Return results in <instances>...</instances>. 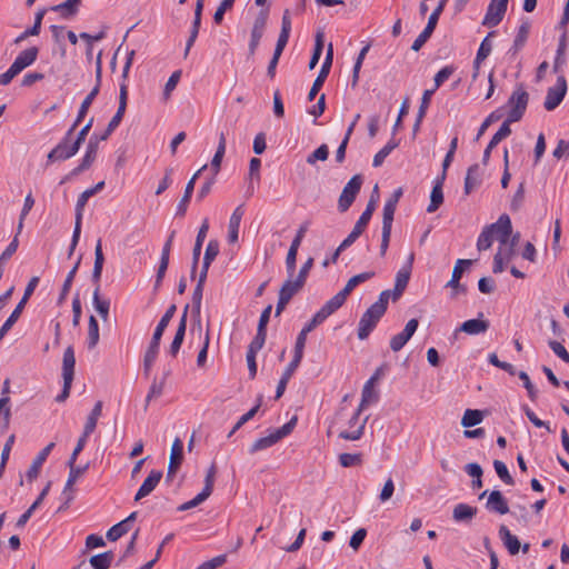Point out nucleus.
<instances>
[{"mask_svg":"<svg viewBox=\"0 0 569 569\" xmlns=\"http://www.w3.org/2000/svg\"><path fill=\"white\" fill-rule=\"evenodd\" d=\"M176 310H177L176 305H171L167 309V311L164 312L162 318L160 319L159 323L157 325L156 330L152 336V339H151V342H150V345L146 351V355H144L143 363H144L146 370H148L154 362L158 351H159L161 337H162L166 328L168 327L169 322L171 321L172 317L174 316Z\"/></svg>","mask_w":569,"mask_h":569,"instance_id":"obj_1","label":"nucleus"},{"mask_svg":"<svg viewBox=\"0 0 569 569\" xmlns=\"http://www.w3.org/2000/svg\"><path fill=\"white\" fill-rule=\"evenodd\" d=\"M375 209H376V200L373 198H371L369 200V202L367 203V207H366L365 211L362 212V214L360 216V218L356 222L352 231L348 234V237L340 243V246L333 252V254H332V262H337L340 253L345 249L350 247L360 237V234L363 232V230L366 229L367 224L369 223Z\"/></svg>","mask_w":569,"mask_h":569,"instance_id":"obj_2","label":"nucleus"},{"mask_svg":"<svg viewBox=\"0 0 569 569\" xmlns=\"http://www.w3.org/2000/svg\"><path fill=\"white\" fill-rule=\"evenodd\" d=\"M497 227H501L500 229H502L503 236L512 233V224L509 216L506 213L501 214L496 222L482 229L477 240V249L479 251L488 250L492 246L495 239L493 229Z\"/></svg>","mask_w":569,"mask_h":569,"instance_id":"obj_3","label":"nucleus"},{"mask_svg":"<svg viewBox=\"0 0 569 569\" xmlns=\"http://www.w3.org/2000/svg\"><path fill=\"white\" fill-rule=\"evenodd\" d=\"M297 425V417H292L287 423L282 427L273 430L266 437H261L257 439L252 446L250 447V453H256L258 451L268 449L276 445L278 441L289 436Z\"/></svg>","mask_w":569,"mask_h":569,"instance_id":"obj_4","label":"nucleus"},{"mask_svg":"<svg viewBox=\"0 0 569 569\" xmlns=\"http://www.w3.org/2000/svg\"><path fill=\"white\" fill-rule=\"evenodd\" d=\"M529 102V94L522 86H518L508 99L510 108L508 117L510 121H519L526 112Z\"/></svg>","mask_w":569,"mask_h":569,"instance_id":"obj_5","label":"nucleus"},{"mask_svg":"<svg viewBox=\"0 0 569 569\" xmlns=\"http://www.w3.org/2000/svg\"><path fill=\"white\" fill-rule=\"evenodd\" d=\"M361 184V176L356 174L343 187L338 200V209L341 212H346L351 207L352 202L355 201L357 194L360 191Z\"/></svg>","mask_w":569,"mask_h":569,"instance_id":"obj_6","label":"nucleus"},{"mask_svg":"<svg viewBox=\"0 0 569 569\" xmlns=\"http://www.w3.org/2000/svg\"><path fill=\"white\" fill-rule=\"evenodd\" d=\"M309 226H310V222L305 221L300 224V227L298 228V230L296 232V236L289 247V250H288V253L286 257L287 273L291 274L292 272L296 271V261H297L298 250H299V247L309 229Z\"/></svg>","mask_w":569,"mask_h":569,"instance_id":"obj_7","label":"nucleus"},{"mask_svg":"<svg viewBox=\"0 0 569 569\" xmlns=\"http://www.w3.org/2000/svg\"><path fill=\"white\" fill-rule=\"evenodd\" d=\"M383 315L377 308L370 306L359 321L358 338L360 340L367 339Z\"/></svg>","mask_w":569,"mask_h":569,"instance_id":"obj_8","label":"nucleus"},{"mask_svg":"<svg viewBox=\"0 0 569 569\" xmlns=\"http://www.w3.org/2000/svg\"><path fill=\"white\" fill-rule=\"evenodd\" d=\"M415 254L410 253L408 257V260L405 266H402L397 274H396V281H395V288L392 290V301L396 302L400 299L402 293L405 292L408 282L410 280L412 263H413Z\"/></svg>","mask_w":569,"mask_h":569,"instance_id":"obj_9","label":"nucleus"},{"mask_svg":"<svg viewBox=\"0 0 569 569\" xmlns=\"http://www.w3.org/2000/svg\"><path fill=\"white\" fill-rule=\"evenodd\" d=\"M567 91V82L563 76L558 77L555 87H551L547 91V96L543 102V107L551 111L556 109L565 98Z\"/></svg>","mask_w":569,"mask_h":569,"instance_id":"obj_10","label":"nucleus"},{"mask_svg":"<svg viewBox=\"0 0 569 569\" xmlns=\"http://www.w3.org/2000/svg\"><path fill=\"white\" fill-rule=\"evenodd\" d=\"M507 6L508 0H491L482 24L487 27H496L499 24L507 11Z\"/></svg>","mask_w":569,"mask_h":569,"instance_id":"obj_11","label":"nucleus"},{"mask_svg":"<svg viewBox=\"0 0 569 569\" xmlns=\"http://www.w3.org/2000/svg\"><path fill=\"white\" fill-rule=\"evenodd\" d=\"M332 59H333V50H332V44L330 43L329 44V48H328V51H327V54H326V58H325V61L321 66V69L316 78V80L313 81L312 83V87L308 93V99L311 101L316 98V96L318 94L319 90L321 89V87L323 86L325 83V80L326 78L328 77L329 72H330V68H331V64H332Z\"/></svg>","mask_w":569,"mask_h":569,"instance_id":"obj_12","label":"nucleus"},{"mask_svg":"<svg viewBox=\"0 0 569 569\" xmlns=\"http://www.w3.org/2000/svg\"><path fill=\"white\" fill-rule=\"evenodd\" d=\"M418 320L417 319H411L407 322L405 329L393 336L390 340V348L392 351L397 352V351H400L403 346L410 340V338L413 336V333L416 332L417 328H418Z\"/></svg>","mask_w":569,"mask_h":569,"instance_id":"obj_13","label":"nucleus"},{"mask_svg":"<svg viewBox=\"0 0 569 569\" xmlns=\"http://www.w3.org/2000/svg\"><path fill=\"white\" fill-rule=\"evenodd\" d=\"M70 137L68 133L62 139L61 142H59L48 154V160L56 161V160H66L71 157H73L78 151H74L73 142L70 143Z\"/></svg>","mask_w":569,"mask_h":569,"instance_id":"obj_14","label":"nucleus"},{"mask_svg":"<svg viewBox=\"0 0 569 569\" xmlns=\"http://www.w3.org/2000/svg\"><path fill=\"white\" fill-rule=\"evenodd\" d=\"M183 442L181 439L176 438L173 440V443L171 446V453L169 459V466H168V472H167V479H171L177 470L179 469L182 459H183Z\"/></svg>","mask_w":569,"mask_h":569,"instance_id":"obj_15","label":"nucleus"},{"mask_svg":"<svg viewBox=\"0 0 569 569\" xmlns=\"http://www.w3.org/2000/svg\"><path fill=\"white\" fill-rule=\"evenodd\" d=\"M486 508L488 511L498 515H506L509 512L508 501L499 490H493L488 495Z\"/></svg>","mask_w":569,"mask_h":569,"instance_id":"obj_16","label":"nucleus"},{"mask_svg":"<svg viewBox=\"0 0 569 569\" xmlns=\"http://www.w3.org/2000/svg\"><path fill=\"white\" fill-rule=\"evenodd\" d=\"M97 151H98V138L93 134L89 139L87 150H86L84 157L81 160V163L72 170L71 174L77 176V174L81 173L82 171L89 169L96 159Z\"/></svg>","mask_w":569,"mask_h":569,"instance_id":"obj_17","label":"nucleus"},{"mask_svg":"<svg viewBox=\"0 0 569 569\" xmlns=\"http://www.w3.org/2000/svg\"><path fill=\"white\" fill-rule=\"evenodd\" d=\"M161 478L162 472L160 470H152L138 489L134 496V500L139 501L142 498L149 496L159 485Z\"/></svg>","mask_w":569,"mask_h":569,"instance_id":"obj_18","label":"nucleus"},{"mask_svg":"<svg viewBox=\"0 0 569 569\" xmlns=\"http://www.w3.org/2000/svg\"><path fill=\"white\" fill-rule=\"evenodd\" d=\"M137 519V512H131L126 519L116 523L107 531V538L110 541H116L127 532L130 531L132 523Z\"/></svg>","mask_w":569,"mask_h":569,"instance_id":"obj_19","label":"nucleus"},{"mask_svg":"<svg viewBox=\"0 0 569 569\" xmlns=\"http://www.w3.org/2000/svg\"><path fill=\"white\" fill-rule=\"evenodd\" d=\"M74 353L71 347L67 348L63 353V389L62 391H69L73 379L74 369Z\"/></svg>","mask_w":569,"mask_h":569,"instance_id":"obj_20","label":"nucleus"},{"mask_svg":"<svg viewBox=\"0 0 569 569\" xmlns=\"http://www.w3.org/2000/svg\"><path fill=\"white\" fill-rule=\"evenodd\" d=\"M127 101H128V87L123 82L120 86L118 110H117L116 114L112 117V119L110 120V122L108 123L109 132H113L120 124V122L123 118V114L126 112V109H127Z\"/></svg>","mask_w":569,"mask_h":569,"instance_id":"obj_21","label":"nucleus"},{"mask_svg":"<svg viewBox=\"0 0 569 569\" xmlns=\"http://www.w3.org/2000/svg\"><path fill=\"white\" fill-rule=\"evenodd\" d=\"M39 283V277H32L26 289H24V293H23V297L21 298V300L19 301V303L16 306L14 310L11 312V315L9 316V319L12 320L13 322H17L18 319L20 318L29 298L32 296L33 291L36 290L37 286Z\"/></svg>","mask_w":569,"mask_h":569,"instance_id":"obj_22","label":"nucleus"},{"mask_svg":"<svg viewBox=\"0 0 569 569\" xmlns=\"http://www.w3.org/2000/svg\"><path fill=\"white\" fill-rule=\"evenodd\" d=\"M38 53L39 50L37 47H30L18 54L11 67L20 73L37 60Z\"/></svg>","mask_w":569,"mask_h":569,"instance_id":"obj_23","label":"nucleus"},{"mask_svg":"<svg viewBox=\"0 0 569 569\" xmlns=\"http://www.w3.org/2000/svg\"><path fill=\"white\" fill-rule=\"evenodd\" d=\"M53 447H54V443L50 442L33 459V461H32V463H31V466L28 469L27 475H26L27 479L29 481H33L39 476L40 469H41L42 465L44 463V461L47 460V458L50 455V452L53 449Z\"/></svg>","mask_w":569,"mask_h":569,"instance_id":"obj_24","label":"nucleus"},{"mask_svg":"<svg viewBox=\"0 0 569 569\" xmlns=\"http://www.w3.org/2000/svg\"><path fill=\"white\" fill-rule=\"evenodd\" d=\"M208 230H209V222H208V219H204L199 231H198V234L196 238V243H194V247L192 250V267H191V276L192 277L196 272V269H197V266L199 262V258L201 254L202 243L207 237Z\"/></svg>","mask_w":569,"mask_h":569,"instance_id":"obj_25","label":"nucleus"},{"mask_svg":"<svg viewBox=\"0 0 569 569\" xmlns=\"http://www.w3.org/2000/svg\"><path fill=\"white\" fill-rule=\"evenodd\" d=\"M244 214L243 206H238L234 211L232 212L229 224H228V242L229 243H236L239 238V228L241 219Z\"/></svg>","mask_w":569,"mask_h":569,"instance_id":"obj_26","label":"nucleus"},{"mask_svg":"<svg viewBox=\"0 0 569 569\" xmlns=\"http://www.w3.org/2000/svg\"><path fill=\"white\" fill-rule=\"evenodd\" d=\"M207 169V164L202 166L192 177L191 179L188 181L187 186H186V189H184V193L181 198V200L179 201L178 203V207H177V214L179 216H184L186 211H187V207H188V203L191 199V196H192V192H193V189H194V184H196V181L199 177V174Z\"/></svg>","mask_w":569,"mask_h":569,"instance_id":"obj_27","label":"nucleus"},{"mask_svg":"<svg viewBox=\"0 0 569 569\" xmlns=\"http://www.w3.org/2000/svg\"><path fill=\"white\" fill-rule=\"evenodd\" d=\"M481 172L478 163L470 166L465 178V194H470L481 184Z\"/></svg>","mask_w":569,"mask_h":569,"instance_id":"obj_28","label":"nucleus"},{"mask_svg":"<svg viewBox=\"0 0 569 569\" xmlns=\"http://www.w3.org/2000/svg\"><path fill=\"white\" fill-rule=\"evenodd\" d=\"M488 328H489V321L483 320L481 318H477V319H469V320L465 321L456 330V332L462 331L467 335L476 336V335L486 332L488 330Z\"/></svg>","mask_w":569,"mask_h":569,"instance_id":"obj_29","label":"nucleus"},{"mask_svg":"<svg viewBox=\"0 0 569 569\" xmlns=\"http://www.w3.org/2000/svg\"><path fill=\"white\" fill-rule=\"evenodd\" d=\"M499 538L502 541L503 546L507 548L510 555L515 556L520 550V542L518 538L511 533L507 526L501 525L499 527Z\"/></svg>","mask_w":569,"mask_h":569,"instance_id":"obj_30","label":"nucleus"},{"mask_svg":"<svg viewBox=\"0 0 569 569\" xmlns=\"http://www.w3.org/2000/svg\"><path fill=\"white\" fill-rule=\"evenodd\" d=\"M305 283L306 282L302 281L300 278H295V272H292L291 274L288 273V279L280 288L279 293L291 300L292 297L303 288Z\"/></svg>","mask_w":569,"mask_h":569,"instance_id":"obj_31","label":"nucleus"},{"mask_svg":"<svg viewBox=\"0 0 569 569\" xmlns=\"http://www.w3.org/2000/svg\"><path fill=\"white\" fill-rule=\"evenodd\" d=\"M202 10H203V2H202V0H198L196 3V8H194V19H193L192 28L190 31V37L186 44L184 56H187L189 53V50L191 49V47L193 46V43L198 37L200 24H201Z\"/></svg>","mask_w":569,"mask_h":569,"instance_id":"obj_32","label":"nucleus"},{"mask_svg":"<svg viewBox=\"0 0 569 569\" xmlns=\"http://www.w3.org/2000/svg\"><path fill=\"white\" fill-rule=\"evenodd\" d=\"M98 93H99V88H98V86H94L93 89L89 92V94L83 99V101L80 106L77 119H76L74 123L72 124V127L68 130V136H72L74 129L83 120L91 103L93 102V100L98 96Z\"/></svg>","mask_w":569,"mask_h":569,"instance_id":"obj_33","label":"nucleus"},{"mask_svg":"<svg viewBox=\"0 0 569 569\" xmlns=\"http://www.w3.org/2000/svg\"><path fill=\"white\" fill-rule=\"evenodd\" d=\"M50 489V483H48L42 491L40 492L39 497L36 499V501L20 516V518L17 521V527L22 528L27 525L33 512L39 508V506L42 503L43 499L48 495Z\"/></svg>","mask_w":569,"mask_h":569,"instance_id":"obj_34","label":"nucleus"},{"mask_svg":"<svg viewBox=\"0 0 569 569\" xmlns=\"http://www.w3.org/2000/svg\"><path fill=\"white\" fill-rule=\"evenodd\" d=\"M477 515V508L467 503H458L452 511V518L457 522H468Z\"/></svg>","mask_w":569,"mask_h":569,"instance_id":"obj_35","label":"nucleus"},{"mask_svg":"<svg viewBox=\"0 0 569 569\" xmlns=\"http://www.w3.org/2000/svg\"><path fill=\"white\" fill-rule=\"evenodd\" d=\"M443 181L442 179L438 178L435 182V186L431 190V194H430V203L427 208V211L429 213H432L435 211L438 210V208L442 204L443 202V192H442V184H443Z\"/></svg>","mask_w":569,"mask_h":569,"instance_id":"obj_36","label":"nucleus"},{"mask_svg":"<svg viewBox=\"0 0 569 569\" xmlns=\"http://www.w3.org/2000/svg\"><path fill=\"white\" fill-rule=\"evenodd\" d=\"M103 263H104V257H103V252H102V243H101V239H99L97 241V244L94 248V264H93V270H92V281L96 284H99L102 269H103Z\"/></svg>","mask_w":569,"mask_h":569,"instance_id":"obj_37","label":"nucleus"},{"mask_svg":"<svg viewBox=\"0 0 569 569\" xmlns=\"http://www.w3.org/2000/svg\"><path fill=\"white\" fill-rule=\"evenodd\" d=\"M102 415V401H97L83 427V435L90 436L97 427V421Z\"/></svg>","mask_w":569,"mask_h":569,"instance_id":"obj_38","label":"nucleus"},{"mask_svg":"<svg viewBox=\"0 0 569 569\" xmlns=\"http://www.w3.org/2000/svg\"><path fill=\"white\" fill-rule=\"evenodd\" d=\"M99 291H100V286L97 284V287L93 291L92 302H93V307L97 310V312L106 321V320H108V317H109L110 301L108 299H101Z\"/></svg>","mask_w":569,"mask_h":569,"instance_id":"obj_39","label":"nucleus"},{"mask_svg":"<svg viewBox=\"0 0 569 569\" xmlns=\"http://www.w3.org/2000/svg\"><path fill=\"white\" fill-rule=\"evenodd\" d=\"M472 263L471 260L468 259H459L453 267L451 279L448 281L447 287L458 289L460 287L459 280L463 273V267H469Z\"/></svg>","mask_w":569,"mask_h":569,"instance_id":"obj_40","label":"nucleus"},{"mask_svg":"<svg viewBox=\"0 0 569 569\" xmlns=\"http://www.w3.org/2000/svg\"><path fill=\"white\" fill-rule=\"evenodd\" d=\"M347 295L340 290L337 295H335L330 300H328L322 307L321 310L329 317L335 311H337L347 300Z\"/></svg>","mask_w":569,"mask_h":569,"instance_id":"obj_41","label":"nucleus"},{"mask_svg":"<svg viewBox=\"0 0 569 569\" xmlns=\"http://www.w3.org/2000/svg\"><path fill=\"white\" fill-rule=\"evenodd\" d=\"M347 295L340 290L337 295H335L330 300H328L322 307L321 310L329 317L335 311H337L347 300Z\"/></svg>","mask_w":569,"mask_h":569,"instance_id":"obj_42","label":"nucleus"},{"mask_svg":"<svg viewBox=\"0 0 569 569\" xmlns=\"http://www.w3.org/2000/svg\"><path fill=\"white\" fill-rule=\"evenodd\" d=\"M347 295L340 290L337 295H335L330 300H328L322 307L321 310L329 317L335 311H337L347 300Z\"/></svg>","mask_w":569,"mask_h":569,"instance_id":"obj_43","label":"nucleus"},{"mask_svg":"<svg viewBox=\"0 0 569 569\" xmlns=\"http://www.w3.org/2000/svg\"><path fill=\"white\" fill-rule=\"evenodd\" d=\"M485 417V412L477 409H467L462 416L461 425L465 428H471L479 425Z\"/></svg>","mask_w":569,"mask_h":569,"instance_id":"obj_44","label":"nucleus"},{"mask_svg":"<svg viewBox=\"0 0 569 569\" xmlns=\"http://www.w3.org/2000/svg\"><path fill=\"white\" fill-rule=\"evenodd\" d=\"M114 558L112 551H106L90 558V565L93 569H108Z\"/></svg>","mask_w":569,"mask_h":569,"instance_id":"obj_45","label":"nucleus"},{"mask_svg":"<svg viewBox=\"0 0 569 569\" xmlns=\"http://www.w3.org/2000/svg\"><path fill=\"white\" fill-rule=\"evenodd\" d=\"M80 261H81V257H79V259L77 260V262L73 266V268L67 274V278H66V280L63 282V286H62V289H61V292H60V296H59V299H58V303L59 305H61L66 300V298H67V296H68V293H69V291L71 289V286H72V282L74 280L76 273L78 271Z\"/></svg>","mask_w":569,"mask_h":569,"instance_id":"obj_46","label":"nucleus"},{"mask_svg":"<svg viewBox=\"0 0 569 569\" xmlns=\"http://www.w3.org/2000/svg\"><path fill=\"white\" fill-rule=\"evenodd\" d=\"M373 276H375V272H372V271H366V272L356 274V276L351 277L348 280V282L346 283V286L342 289V291L347 296H349L357 286H359L360 283L371 279Z\"/></svg>","mask_w":569,"mask_h":569,"instance_id":"obj_47","label":"nucleus"},{"mask_svg":"<svg viewBox=\"0 0 569 569\" xmlns=\"http://www.w3.org/2000/svg\"><path fill=\"white\" fill-rule=\"evenodd\" d=\"M99 325L94 316L89 317L88 325V348L93 349L99 342Z\"/></svg>","mask_w":569,"mask_h":569,"instance_id":"obj_48","label":"nucleus"},{"mask_svg":"<svg viewBox=\"0 0 569 569\" xmlns=\"http://www.w3.org/2000/svg\"><path fill=\"white\" fill-rule=\"evenodd\" d=\"M203 287L204 284L197 283L192 293V315L199 325Z\"/></svg>","mask_w":569,"mask_h":569,"instance_id":"obj_49","label":"nucleus"},{"mask_svg":"<svg viewBox=\"0 0 569 569\" xmlns=\"http://www.w3.org/2000/svg\"><path fill=\"white\" fill-rule=\"evenodd\" d=\"M10 416V399L8 397H0V430L8 428Z\"/></svg>","mask_w":569,"mask_h":569,"instance_id":"obj_50","label":"nucleus"},{"mask_svg":"<svg viewBox=\"0 0 569 569\" xmlns=\"http://www.w3.org/2000/svg\"><path fill=\"white\" fill-rule=\"evenodd\" d=\"M301 360L293 358L291 362L286 368L284 372L282 373L281 379L278 382L276 391H284L287 388V383L296 369L298 368Z\"/></svg>","mask_w":569,"mask_h":569,"instance_id":"obj_51","label":"nucleus"},{"mask_svg":"<svg viewBox=\"0 0 569 569\" xmlns=\"http://www.w3.org/2000/svg\"><path fill=\"white\" fill-rule=\"evenodd\" d=\"M379 401V393H362L361 401L352 415V420H358L360 413L369 406L375 405Z\"/></svg>","mask_w":569,"mask_h":569,"instance_id":"obj_52","label":"nucleus"},{"mask_svg":"<svg viewBox=\"0 0 569 569\" xmlns=\"http://www.w3.org/2000/svg\"><path fill=\"white\" fill-rule=\"evenodd\" d=\"M398 147V142L396 140H390L381 150H379L372 161L373 167H380L385 159L391 153L393 149Z\"/></svg>","mask_w":569,"mask_h":569,"instance_id":"obj_53","label":"nucleus"},{"mask_svg":"<svg viewBox=\"0 0 569 569\" xmlns=\"http://www.w3.org/2000/svg\"><path fill=\"white\" fill-rule=\"evenodd\" d=\"M566 49H567V33L565 31L559 39L557 54H556V59H555V63H553V70L556 72L566 62V59H565Z\"/></svg>","mask_w":569,"mask_h":569,"instance_id":"obj_54","label":"nucleus"},{"mask_svg":"<svg viewBox=\"0 0 569 569\" xmlns=\"http://www.w3.org/2000/svg\"><path fill=\"white\" fill-rule=\"evenodd\" d=\"M528 34L529 26L527 23L521 24L515 38L512 48L510 49L513 54H516L525 46Z\"/></svg>","mask_w":569,"mask_h":569,"instance_id":"obj_55","label":"nucleus"},{"mask_svg":"<svg viewBox=\"0 0 569 569\" xmlns=\"http://www.w3.org/2000/svg\"><path fill=\"white\" fill-rule=\"evenodd\" d=\"M493 36V32H489L488 36L482 40L480 47L478 49L476 56V64H481V62L490 54L492 50V44L490 42V37Z\"/></svg>","mask_w":569,"mask_h":569,"instance_id":"obj_56","label":"nucleus"},{"mask_svg":"<svg viewBox=\"0 0 569 569\" xmlns=\"http://www.w3.org/2000/svg\"><path fill=\"white\" fill-rule=\"evenodd\" d=\"M70 468L69 477L64 487V492L72 488L74 482L78 480L79 477H81L88 469V465L80 467L76 466V463L68 465Z\"/></svg>","mask_w":569,"mask_h":569,"instance_id":"obj_57","label":"nucleus"},{"mask_svg":"<svg viewBox=\"0 0 569 569\" xmlns=\"http://www.w3.org/2000/svg\"><path fill=\"white\" fill-rule=\"evenodd\" d=\"M44 11L41 10L36 14L34 23L31 27V29H27L24 32H22L17 39L16 43H19L20 41L27 39L30 36H37L40 32L41 22L43 18Z\"/></svg>","mask_w":569,"mask_h":569,"instance_id":"obj_58","label":"nucleus"},{"mask_svg":"<svg viewBox=\"0 0 569 569\" xmlns=\"http://www.w3.org/2000/svg\"><path fill=\"white\" fill-rule=\"evenodd\" d=\"M322 50H323V34L321 32H318L317 36H316V43H315V48H313V53L311 56V59L309 61V69H313L318 62H319V59L322 54Z\"/></svg>","mask_w":569,"mask_h":569,"instance_id":"obj_59","label":"nucleus"},{"mask_svg":"<svg viewBox=\"0 0 569 569\" xmlns=\"http://www.w3.org/2000/svg\"><path fill=\"white\" fill-rule=\"evenodd\" d=\"M396 204L386 201L382 213V229L391 230Z\"/></svg>","mask_w":569,"mask_h":569,"instance_id":"obj_60","label":"nucleus"},{"mask_svg":"<svg viewBox=\"0 0 569 569\" xmlns=\"http://www.w3.org/2000/svg\"><path fill=\"white\" fill-rule=\"evenodd\" d=\"M329 149L327 144H321L312 153L307 157V163L313 166L317 161H325L328 159Z\"/></svg>","mask_w":569,"mask_h":569,"instance_id":"obj_61","label":"nucleus"},{"mask_svg":"<svg viewBox=\"0 0 569 569\" xmlns=\"http://www.w3.org/2000/svg\"><path fill=\"white\" fill-rule=\"evenodd\" d=\"M493 467H495V470L498 475V477L506 483V485H513L515 481H513V478L510 476L509 471H508V468L507 466L500 461V460H495L493 461Z\"/></svg>","mask_w":569,"mask_h":569,"instance_id":"obj_62","label":"nucleus"},{"mask_svg":"<svg viewBox=\"0 0 569 569\" xmlns=\"http://www.w3.org/2000/svg\"><path fill=\"white\" fill-rule=\"evenodd\" d=\"M388 370V367L387 365H382L380 366L379 368H377V370L375 371V373L371 376V378L365 383L363 386V389L362 391H373V388L376 386V383L382 378L385 377L386 372Z\"/></svg>","mask_w":569,"mask_h":569,"instance_id":"obj_63","label":"nucleus"},{"mask_svg":"<svg viewBox=\"0 0 569 569\" xmlns=\"http://www.w3.org/2000/svg\"><path fill=\"white\" fill-rule=\"evenodd\" d=\"M219 254V242L217 240H210L207 244L203 262L207 266H210L212 261L217 258Z\"/></svg>","mask_w":569,"mask_h":569,"instance_id":"obj_64","label":"nucleus"}]
</instances>
